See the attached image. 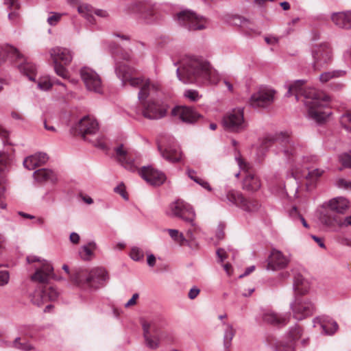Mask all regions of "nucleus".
Masks as SVG:
<instances>
[{"label":"nucleus","mask_w":351,"mask_h":351,"mask_svg":"<svg viewBox=\"0 0 351 351\" xmlns=\"http://www.w3.org/2000/svg\"><path fill=\"white\" fill-rule=\"evenodd\" d=\"M136 71L135 69L129 66L125 62H116L115 73L121 80L122 85L125 86L128 83L132 87L140 89L138 97L143 107L141 110L143 116L149 119H159L164 117L167 111L166 105L145 100L148 96L160 89V84L145 77H135Z\"/></svg>","instance_id":"obj_1"},{"label":"nucleus","mask_w":351,"mask_h":351,"mask_svg":"<svg viewBox=\"0 0 351 351\" xmlns=\"http://www.w3.org/2000/svg\"><path fill=\"white\" fill-rule=\"evenodd\" d=\"M306 82L304 80H295L287 86L288 90L285 95L291 97L294 95L298 101L300 97H304V103L308 108L309 117L317 123H322L330 114V112L324 110V108L328 106L330 98L323 92L313 88H306Z\"/></svg>","instance_id":"obj_2"},{"label":"nucleus","mask_w":351,"mask_h":351,"mask_svg":"<svg viewBox=\"0 0 351 351\" xmlns=\"http://www.w3.org/2000/svg\"><path fill=\"white\" fill-rule=\"evenodd\" d=\"M26 259L28 263H38V266H34L35 273L31 276L32 281L40 283L32 296V303L41 306L49 301L56 300L59 295V292L53 287L47 284L50 279L54 278L53 268L51 265L34 255L27 256Z\"/></svg>","instance_id":"obj_3"},{"label":"nucleus","mask_w":351,"mask_h":351,"mask_svg":"<svg viewBox=\"0 0 351 351\" xmlns=\"http://www.w3.org/2000/svg\"><path fill=\"white\" fill-rule=\"evenodd\" d=\"M176 73L179 80L185 84H217L221 79L218 72L208 62L195 58L184 59Z\"/></svg>","instance_id":"obj_4"},{"label":"nucleus","mask_w":351,"mask_h":351,"mask_svg":"<svg viewBox=\"0 0 351 351\" xmlns=\"http://www.w3.org/2000/svg\"><path fill=\"white\" fill-rule=\"evenodd\" d=\"M265 144L266 145L276 144L289 163H300L302 161L305 164H314L318 161V156L316 155L302 156L300 158V155L304 152L305 146L293 139L288 132H279L267 136L265 139Z\"/></svg>","instance_id":"obj_5"},{"label":"nucleus","mask_w":351,"mask_h":351,"mask_svg":"<svg viewBox=\"0 0 351 351\" xmlns=\"http://www.w3.org/2000/svg\"><path fill=\"white\" fill-rule=\"evenodd\" d=\"M108 279L104 269L97 267L88 270L85 268L75 269L71 275V281L77 285L86 289H98Z\"/></svg>","instance_id":"obj_6"},{"label":"nucleus","mask_w":351,"mask_h":351,"mask_svg":"<svg viewBox=\"0 0 351 351\" xmlns=\"http://www.w3.org/2000/svg\"><path fill=\"white\" fill-rule=\"evenodd\" d=\"M128 14H135L145 23H153L160 19L157 5L152 1H134L128 3L125 8Z\"/></svg>","instance_id":"obj_7"},{"label":"nucleus","mask_w":351,"mask_h":351,"mask_svg":"<svg viewBox=\"0 0 351 351\" xmlns=\"http://www.w3.org/2000/svg\"><path fill=\"white\" fill-rule=\"evenodd\" d=\"M176 19L180 25L189 31L201 30L206 27L208 21L203 16L197 15L191 10H183L176 14Z\"/></svg>","instance_id":"obj_8"},{"label":"nucleus","mask_w":351,"mask_h":351,"mask_svg":"<svg viewBox=\"0 0 351 351\" xmlns=\"http://www.w3.org/2000/svg\"><path fill=\"white\" fill-rule=\"evenodd\" d=\"M141 325L143 330L145 344L151 350H156L160 345L161 330L156 320H142Z\"/></svg>","instance_id":"obj_9"},{"label":"nucleus","mask_w":351,"mask_h":351,"mask_svg":"<svg viewBox=\"0 0 351 351\" xmlns=\"http://www.w3.org/2000/svg\"><path fill=\"white\" fill-rule=\"evenodd\" d=\"M223 201H227L232 205L241 208L247 212H254L258 210L259 204L257 200L252 198H246L243 195L237 191L230 190L226 193Z\"/></svg>","instance_id":"obj_10"},{"label":"nucleus","mask_w":351,"mask_h":351,"mask_svg":"<svg viewBox=\"0 0 351 351\" xmlns=\"http://www.w3.org/2000/svg\"><path fill=\"white\" fill-rule=\"evenodd\" d=\"M312 66L314 70H320L332 60V50L328 43L314 46L311 49Z\"/></svg>","instance_id":"obj_11"},{"label":"nucleus","mask_w":351,"mask_h":351,"mask_svg":"<svg viewBox=\"0 0 351 351\" xmlns=\"http://www.w3.org/2000/svg\"><path fill=\"white\" fill-rule=\"evenodd\" d=\"M224 128L234 132H240L247 128V123L244 119L243 109L235 108L226 113L222 121Z\"/></svg>","instance_id":"obj_12"},{"label":"nucleus","mask_w":351,"mask_h":351,"mask_svg":"<svg viewBox=\"0 0 351 351\" xmlns=\"http://www.w3.org/2000/svg\"><path fill=\"white\" fill-rule=\"evenodd\" d=\"M291 308L293 317L298 320H302L313 315L315 311V306L308 298L297 296L294 302L291 304Z\"/></svg>","instance_id":"obj_13"},{"label":"nucleus","mask_w":351,"mask_h":351,"mask_svg":"<svg viewBox=\"0 0 351 351\" xmlns=\"http://www.w3.org/2000/svg\"><path fill=\"white\" fill-rule=\"evenodd\" d=\"M235 160L239 168L246 173L243 180V189L251 192L258 191L261 186V180L258 177L249 171L250 165L241 158L239 153L235 156Z\"/></svg>","instance_id":"obj_14"},{"label":"nucleus","mask_w":351,"mask_h":351,"mask_svg":"<svg viewBox=\"0 0 351 351\" xmlns=\"http://www.w3.org/2000/svg\"><path fill=\"white\" fill-rule=\"evenodd\" d=\"M170 210L172 215L190 223L193 226H195V213L190 204L183 200L178 199L170 204Z\"/></svg>","instance_id":"obj_15"},{"label":"nucleus","mask_w":351,"mask_h":351,"mask_svg":"<svg viewBox=\"0 0 351 351\" xmlns=\"http://www.w3.org/2000/svg\"><path fill=\"white\" fill-rule=\"evenodd\" d=\"M328 209L323 211L319 217V220L325 225L324 217L326 215H329L331 217H341L340 214H343L349 208V202L347 199L338 197L330 199L327 203Z\"/></svg>","instance_id":"obj_16"},{"label":"nucleus","mask_w":351,"mask_h":351,"mask_svg":"<svg viewBox=\"0 0 351 351\" xmlns=\"http://www.w3.org/2000/svg\"><path fill=\"white\" fill-rule=\"evenodd\" d=\"M275 90L267 87L261 88L252 95L250 104L254 108H265L274 101Z\"/></svg>","instance_id":"obj_17"},{"label":"nucleus","mask_w":351,"mask_h":351,"mask_svg":"<svg viewBox=\"0 0 351 351\" xmlns=\"http://www.w3.org/2000/svg\"><path fill=\"white\" fill-rule=\"evenodd\" d=\"M80 75L87 90L97 93L102 92L101 78L95 71L85 66L80 70Z\"/></svg>","instance_id":"obj_18"},{"label":"nucleus","mask_w":351,"mask_h":351,"mask_svg":"<svg viewBox=\"0 0 351 351\" xmlns=\"http://www.w3.org/2000/svg\"><path fill=\"white\" fill-rule=\"evenodd\" d=\"M267 270H279L285 268L289 263V259L282 252L273 249L267 261Z\"/></svg>","instance_id":"obj_19"},{"label":"nucleus","mask_w":351,"mask_h":351,"mask_svg":"<svg viewBox=\"0 0 351 351\" xmlns=\"http://www.w3.org/2000/svg\"><path fill=\"white\" fill-rule=\"evenodd\" d=\"M139 173L143 179L152 185L159 186L166 180L164 173L154 169L152 166L143 167Z\"/></svg>","instance_id":"obj_20"},{"label":"nucleus","mask_w":351,"mask_h":351,"mask_svg":"<svg viewBox=\"0 0 351 351\" xmlns=\"http://www.w3.org/2000/svg\"><path fill=\"white\" fill-rule=\"evenodd\" d=\"M99 129L98 123L95 119L89 116L84 117L75 125V130L84 139L86 135L94 134Z\"/></svg>","instance_id":"obj_21"},{"label":"nucleus","mask_w":351,"mask_h":351,"mask_svg":"<svg viewBox=\"0 0 351 351\" xmlns=\"http://www.w3.org/2000/svg\"><path fill=\"white\" fill-rule=\"evenodd\" d=\"M158 149L161 156L170 162H177L182 158V152L180 147L176 145H169L167 147H164L161 143H158Z\"/></svg>","instance_id":"obj_22"},{"label":"nucleus","mask_w":351,"mask_h":351,"mask_svg":"<svg viewBox=\"0 0 351 351\" xmlns=\"http://www.w3.org/2000/svg\"><path fill=\"white\" fill-rule=\"evenodd\" d=\"M171 114L178 117L183 122L188 123H194L200 117V115L194 109L189 107L174 108Z\"/></svg>","instance_id":"obj_23"},{"label":"nucleus","mask_w":351,"mask_h":351,"mask_svg":"<svg viewBox=\"0 0 351 351\" xmlns=\"http://www.w3.org/2000/svg\"><path fill=\"white\" fill-rule=\"evenodd\" d=\"M10 162V156L4 152H0V208L5 209L6 204L2 201L5 187L4 186V172L8 169Z\"/></svg>","instance_id":"obj_24"},{"label":"nucleus","mask_w":351,"mask_h":351,"mask_svg":"<svg viewBox=\"0 0 351 351\" xmlns=\"http://www.w3.org/2000/svg\"><path fill=\"white\" fill-rule=\"evenodd\" d=\"M49 53L53 62H62L64 64L67 65L71 63L73 60V55L71 51L66 49L60 47H56L51 48Z\"/></svg>","instance_id":"obj_25"},{"label":"nucleus","mask_w":351,"mask_h":351,"mask_svg":"<svg viewBox=\"0 0 351 351\" xmlns=\"http://www.w3.org/2000/svg\"><path fill=\"white\" fill-rule=\"evenodd\" d=\"M48 158L47 154L38 152L27 157L23 161V165L26 169L33 170L36 167L45 164Z\"/></svg>","instance_id":"obj_26"},{"label":"nucleus","mask_w":351,"mask_h":351,"mask_svg":"<svg viewBox=\"0 0 351 351\" xmlns=\"http://www.w3.org/2000/svg\"><path fill=\"white\" fill-rule=\"evenodd\" d=\"M331 20L335 25L343 29L351 28V11L334 12Z\"/></svg>","instance_id":"obj_27"},{"label":"nucleus","mask_w":351,"mask_h":351,"mask_svg":"<svg viewBox=\"0 0 351 351\" xmlns=\"http://www.w3.org/2000/svg\"><path fill=\"white\" fill-rule=\"evenodd\" d=\"M116 156L119 162L126 169L130 171H135L137 167L134 165L133 161L128 158V152L124 149L123 145H120L114 149Z\"/></svg>","instance_id":"obj_28"},{"label":"nucleus","mask_w":351,"mask_h":351,"mask_svg":"<svg viewBox=\"0 0 351 351\" xmlns=\"http://www.w3.org/2000/svg\"><path fill=\"white\" fill-rule=\"evenodd\" d=\"M324 221L325 226L330 228L348 227L351 226V215L346 217H331L329 215H326L324 217Z\"/></svg>","instance_id":"obj_29"},{"label":"nucleus","mask_w":351,"mask_h":351,"mask_svg":"<svg viewBox=\"0 0 351 351\" xmlns=\"http://www.w3.org/2000/svg\"><path fill=\"white\" fill-rule=\"evenodd\" d=\"M310 288L309 282L300 274H295L293 276V289L297 294L304 295Z\"/></svg>","instance_id":"obj_30"},{"label":"nucleus","mask_w":351,"mask_h":351,"mask_svg":"<svg viewBox=\"0 0 351 351\" xmlns=\"http://www.w3.org/2000/svg\"><path fill=\"white\" fill-rule=\"evenodd\" d=\"M33 175L34 179L39 182H50L54 183L57 180L55 173L47 169H40L35 171Z\"/></svg>","instance_id":"obj_31"},{"label":"nucleus","mask_w":351,"mask_h":351,"mask_svg":"<svg viewBox=\"0 0 351 351\" xmlns=\"http://www.w3.org/2000/svg\"><path fill=\"white\" fill-rule=\"evenodd\" d=\"M264 322L272 325H285L288 322V317H282L274 312L267 310L263 314Z\"/></svg>","instance_id":"obj_32"},{"label":"nucleus","mask_w":351,"mask_h":351,"mask_svg":"<svg viewBox=\"0 0 351 351\" xmlns=\"http://www.w3.org/2000/svg\"><path fill=\"white\" fill-rule=\"evenodd\" d=\"M19 69L21 73L26 75L31 81L36 79V68L32 62L27 60H23V62L18 65Z\"/></svg>","instance_id":"obj_33"},{"label":"nucleus","mask_w":351,"mask_h":351,"mask_svg":"<svg viewBox=\"0 0 351 351\" xmlns=\"http://www.w3.org/2000/svg\"><path fill=\"white\" fill-rule=\"evenodd\" d=\"M223 325L225 326L224 335H223V345L226 350H228L231 346V341L235 335L236 330L233 326L228 323L223 322Z\"/></svg>","instance_id":"obj_34"},{"label":"nucleus","mask_w":351,"mask_h":351,"mask_svg":"<svg viewBox=\"0 0 351 351\" xmlns=\"http://www.w3.org/2000/svg\"><path fill=\"white\" fill-rule=\"evenodd\" d=\"M95 248L96 244L95 242H89L87 245H83L79 251L80 257L84 261L90 260Z\"/></svg>","instance_id":"obj_35"},{"label":"nucleus","mask_w":351,"mask_h":351,"mask_svg":"<svg viewBox=\"0 0 351 351\" xmlns=\"http://www.w3.org/2000/svg\"><path fill=\"white\" fill-rule=\"evenodd\" d=\"M346 72L343 70H334L332 71H327L322 73L319 76V80L322 82L325 83L333 78L342 77L345 75Z\"/></svg>","instance_id":"obj_36"},{"label":"nucleus","mask_w":351,"mask_h":351,"mask_svg":"<svg viewBox=\"0 0 351 351\" xmlns=\"http://www.w3.org/2000/svg\"><path fill=\"white\" fill-rule=\"evenodd\" d=\"M77 11L87 21L92 22L93 19V9L90 5L86 3L80 5L77 7Z\"/></svg>","instance_id":"obj_37"},{"label":"nucleus","mask_w":351,"mask_h":351,"mask_svg":"<svg viewBox=\"0 0 351 351\" xmlns=\"http://www.w3.org/2000/svg\"><path fill=\"white\" fill-rule=\"evenodd\" d=\"M3 52L10 56L11 58L15 59L16 60H23V55L19 51V50L13 46L5 45L1 47Z\"/></svg>","instance_id":"obj_38"},{"label":"nucleus","mask_w":351,"mask_h":351,"mask_svg":"<svg viewBox=\"0 0 351 351\" xmlns=\"http://www.w3.org/2000/svg\"><path fill=\"white\" fill-rule=\"evenodd\" d=\"M171 238L180 245L188 244V241L184 238L182 233L180 232L178 230L167 229Z\"/></svg>","instance_id":"obj_39"},{"label":"nucleus","mask_w":351,"mask_h":351,"mask_svg":"<svg viewBox=\"0 0 351 351\" xmlns=\"http://www.w3.org/2000/svg\"><path fill=\"white\" fill-rule=\"evenodd\" d=\"M12 347L22 351H31L34 349V347L29 341L21 342L20 337H16L14 340Z\"/></svg>","instance_id":"obj_40"},{"label":"nucleus","mask_w":351,"mask_h":351,"mask_svg":"<svg viewBox=\"0 0 351 351\" xmlns=\"http://www.w3.org/2000/svg\"><path fill=\"white\" fill-rule=\"evenodd\" d=\"M322 328L325 334L332 335L337 331L338 325L337 322H331L322 324Z\"/></svg>","instance_id":"obj_41"},{"label":"nucleus","mask_w":351,"mask_h":351,"mask_svg":"<svg viewBox=\"0 0 351 351\" xmlns=\"http://www.w3.org/2000/svg\"><path fill=\"white\" fill-rule=\"evenodd\" d=\"M130 256L134 261H140L143 259L144 253L143 251L138 247H133L131 249Z\"/></svg>","instance_id":"obj_42"},{"label":"nucleus","mask_w":351,"mask_h":351,"mask_svg":"<svg viewBox=\"0 0 351 351\" xmlns=\"http://www.w3.org/2000/svg\"><path fill=\"white\" fill-rule=\"evenodd\" d=\"M54 69L56 74L64 79L69 77V72L66 68L62 66L60 62H53Z\"/></svg>","instance_id":"obj_43"},{"label":"nucleus","mask_w":351,"mask_h":351,"mask_svg":"<svg viewBox=\"0 0 351 351\" xmlns=\"http://www.w3.org/2000/svg\"><path fill=\"white\" fill-rule=\"evenodd\" d=\"M340 122L342 126L351 132V112H348L341 117Z\"/></svg>","instance_id":"obj_44"},{"label":"nucleus","mask_w":351,"mask_h":351,"mask_svg":"<svg viewBox=\"0 0 351 351\" xmlns=\"http://www.w3.org/2000/svg\"><path fill=\"white\" fill-rule=\"evenodd\" d=\"M290 216L293 219H299L302 222L304 227L308 228V224L307 223L305 219L298 213L296 207L294 206L292 208V209L290 211Z\"/></svg>","instance_id":"obj_45"},{"label":"nucleus","mask_w":351,"mask_h":351,"mask_svg":"<svg viewBox=\"0 0 351 351\" xmlns=\"http://www.w3.org/2000/svg\"><path fill=\"white\" fill-rule=\"evenodd\" d=\"M323 173L324 170L319 169H315L313 170L309 171L306 178L311 182H313L318 179L319 177H321Z\"/></svg>","instance_id":"obj_46"},{"label":"nucleus","mask_w":351,"mask_h":351,"mask_svg":"<svg viewBox=\"0 0 351 351\" xmlns=\"http://www.w3.org/2000/svg\"><path fill=\"white\" fill-rule=\"evenodd\" d=\"M184 95L192 101H198L201 97V95H199V93L197 90L191 89L185 90Z\"/></svg>","instance_id":"obj_47"},{"label":"nucleus","mask_w":351,"mask_h":351,"mask_svg":"<svg viewBox=\"0 0 351 351\" xmlns=\"http://www.w3.org/2000/svg\"><path fill=\"white\" fill-rule=\"evenodd\" d=\"M302 330L300 326H295L290 330V337L293 340H297L302 336Z\"/></svg>","instance_id":"obj_48"},{"label":"nucleus","mask_w":351,"mask_h":351,"mask_svg":"<svg viewBox=\"0 0 351 351\" xmlns=\"http://www.w3.org/2000/svg\"><path fill=\"white\" fill-rule=\"evenodd\" d=\"M342 165L346 167H351V155L343 154L339 156Z\"/></svg>","instance_id":"obj_49"},{"label":"nucleus","mask_w":351,"mask_h":351,"mask_svg":"<svg viewBox=\"0 0 351 351\" xmlns=\"http://www.w3.org/2000/svg\"><path fill=\"white\" fill-rule=\"evenodd\" d=\"M52 84L47 79L41 80L38 82V87L43 90H49Z\"/></svg>","instance_id":"obj_50"},{"label":"nucleus","mask_w":351,"mask_h":351,"mask_svg":"<svg viewBox=\"0 0 351 351\" xmlns=\"http://www.w3.org/2000/svg\"><path fill=\"white\" fill-rule=\"evenodd\" d=\"M4 4L8 5L9 9L20 8L19 0H4Z\"/></svg>","instance_id":"obj_51"},{"label":"nucleus","mask_w":351,"mask_h":351,"mask_svg":"<svg viewBox=\"0 0 351 351\" xmlns=\"http://www.w3.org/2000/svg\"><path fill=\"white\" fill-rule=\"evenodd\" d=\"M61 14L58 13H53V14L47 19L49 25H55L57 22L60 19Z\"/></svg>","instance_id":"obj_52"},{"label":"nucleus","mask_w":351,"mask_h":351,"mask_svg":"<svg viewBox=\"0 0 351 351\" xmlns=\"http://www.w3.org/2000/svg\"><path fill=\"white\" fill-rule=\"evenodd\" d=\"M336 185L339 188L348 189L351 188V182L341 178L337 180Z\"/></svg>","instance_id":"obj_53"},{"label":"nucleus","mask_w":351,"mask_h":351,"mask_svg":"<svg viewBox=\"0 0 351 351\" xmlns=\"http://www.w3.org/2000/svg\"><path fill=\"white\" fill-rule=\"evenodd\" d=\"M217 255L219 258L220 262H223L227 258L226 250L223 248L217 249Z\"/></svg>","instance_id":"obj_54"},{"label":"nucleus","mask_w":351,"mask_h":351,"mask_svg":"<svg viewBox=\"0 0 351 351\" xmlns=\"http://www.w3.org/2000/svg\"><path fill=\"white\" fill-rule=\"evenodd\" d=\"M199 293V289L197 287H193L190 289L188 296L191 300H193L198 295Z\"/></svg>","instance_id":"obj_55"},{"label":"nucleus","mask_w":351,"mask_h":351,"mask_svg":"<svg viewBox=\"0 0 351 351\" xmlns=\"http://www.w3.org/2000/svg\"><path fill=\"white\" fill-rule=\"evenodd\" d=\"M19 18V14L17 12H12L8 14V19L14 23H17Z\"/></svg>","instance_id":"obj_56"},{"label":"nucleus","mask_w":351,"mask_h":351,"mask_svg":"<svg viewBox=\"0 0 351 351\" xmlns=\"http://www.w3.org/2000/svg\"><path fill=\"white\" fill-rule=\"evenodd\" d=\"M138 298V293H134L132 298L128 300V302L125 304V307L128 308L129 306H133L136 304V300Z\"/></svg>","instance_id":"obj_57"},{"label":"nucleus","mask_w":351,"mask_h":351,"mask_svg":"<svg viewBox=\"0 0 351 351\" xmlns=\"http://www.w3.org/2000/svg\"><path fill=\"white\" fill-rule=\"evenodd\" d=\"M70 241L71 243H74V244H77L80 241V235L76 233V232H72L71 234H70Z\"/></svg>","instance_id":"obj_58"},{"label":"nucleus","mask_w":351,"mask_h":351,"mask_svg":"<svg viewBox=\"0 0 351 351\" xmlns=\"http://www.w3.org/2000/svg\"><path fill=\"white\" fill-rule=\"evenodd\" d=\"M198 180V182L197 184H199L200 186H202L203 188L207 189L208 191H211V187L210 186V184L208 182H206V180H204L201 178L199 179H197Z\"/></svg>","instance_id":"obj_59"},{"label":"nucleus","mask_w":351,"mask_h":351,"mask_svg":"<svg viewBox=\"0 0 351 351\" xmlns=\"http://www.w3.org/2000/svg\"><path fill=\"white\" fill-rule=\"evenodd\" d=\"M195 171H193L192 169H187V175L189 176V177L191 180H193L194 182L197 183L198 182L197 179H199V178L195 176Z\"/></svg>","instance_id":"obj_60"},{"label":"nucleus","mask_w":351,"mask_h":351,"mask_svg":"<svg viewBox=\"0 0 351 351\" xmlns=\"http://www.w3.org/2000/svg\"><path fill=\"white\" fill-rule=\"evenodd\" d=\"M93 13H95L97 16H99L100 17L106 18L108 16V14L107 11L104 10H93Z\"/></svg>","instance_id":"obj_61"},{"label":"nucleus","mask_w":351,"mask_h":351,"mask_svg":"<svg viewBox=\"0 0 351 351\" xmlns=\"http://www.w3.org/2000/svg\"><path fill=\"white\" fill-rule=\"evenodd\" d=\"M265 40L268 45H274L278 42V39L276 37H265Z\"/></svg>","instance_id":"obj_62"},{"label":"nucleus","mask_w":351,"mask_h":351,"mask_svg":"<svg viewBox=\"0 0 351 351\" xmlns=\"http://www.w3.org/2000/svg\"><path fill=\"white\" fill-rule=\"evenodd\" d=\"M147 261L149 266L153 267L156 264V257L153 254H149L147 256Z\"/></svg>","instance_id":"obj_63"},{"label":"nucleus","mask_w":351,"mask_h":351,"mask_svg":"<svg viewBox=\"0 0 351 351\" xmlns=\"http://www.w3.org/2000/svg\"><path fill=\"white\" fill-rule=\"evenodd\" d=\"M313 239L322 248L325 247L324 243L323 241V239L322 238H319L318 237H316L315 235H312Z\"/></svg>","instance_id":"obj_64"}]
</instances>
